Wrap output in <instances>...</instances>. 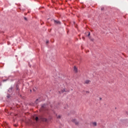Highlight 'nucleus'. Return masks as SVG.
Here are the masks:
<instances>
[{
    "instance_id": "19",
    "label": "nucleus",
    "mask_w": 128,
    "mask_h": 128,
    "mask_svg": "<svg viewBox=\"0 0 128 128\" xmlns=\"http://www.w3.org/2000/svg\"><path fill=\"white\" fill-rule=\"evenodd\" d=\"M30 92H32V90H30Z\"/></svg>"
},
{
    "instance_id": "5",
    "label": "nucleus",
    "mask_w": 128,
    "mask_h": 128,
    "mask_svg": "<svg viewBox=\"0 0 128 128\" xmlns=\"http://www.w3.org/2000/svg\"><path fill=\"white\" fill-rule=\"evenodd\" d=\"M90 80H86L84 81V84H90Z\"/></svg>"
},
{
    "instance_id": "4",
    "label": "nucleus",
    "mask_w": 128,
    "mask_h": 128,
    "mask_svg": "<svg viewBox=\"0 0 128 128\" xmlns=\"http://www.w3.org/2000/svg\"><path fill=\"white\" fill-rule=\"evenodd\" d=\"M92 124L93 126H96L98 125V124H96V122H92Z\"/></svg>"
},
{
    "instance_id": "6",
    "label": "nucleus",
    "mask_w": 128,
    "mask_h": 128,
    "mask_svg": "<svg viewBox=\"0 0 128 128\" xmlns=\"http://www.w3.org/2000/svg\"><path fill=\"white\" fill-rule=\"evenodd\" d=\"M74 70L75 72H78V68L76 66H74Z\"/></svg>"
},
{
    "instance_id": "3",
    "label": "nucleus",
    "mask_w": 128,
    "mask_h": 128,
    "mask_svg": "<svg viewBox=\"0 0 128 128\" xmlns=\"http://www.w3.org/2000/svg\"><path fill=\"white\" fill-rule=\"evenodd\" d=\"M72 122H74L75 124L78 125V122L76 120H72Z\"/></svg>"
},
{
    "instance_id": "15",
    "label": "nucleus",
    "mask_w": 128,
    "mask_h": 128,
    "mask_svg": "<svg viewBox=\"0 0 128 128\" xmlns=\"http://www.w3.org/2000/svg\"><path fill=\"white\" fill-rule=\"evenodd\" d=\"M24 20H27L26 18H24Z\"/></svg>"
},
{
    "instance_id": "14",
    "label": "nucleus",
    "mask_w": 128,
    "mask_h": 128,
    "mask_svg": "<svg viewBox=\"0 0 128 128\" xmlns=\"http://www.w3.org/2000/svg\"><path fill=\"white\" fill-rule=\"evenodd\" d=\"M104 10V8H101V10Z\"/></svg>"
},
{
    "instance_id": "1",
    "label": "nucleus",
    "mask_w": 128,
    "mask_h": 128,
    "mask_svg": "<svg viewBox=\"0 0 128 128\" xmlns=\"http://www.w3.org/2000/svg\"><path fill=\"white\" fill-rule=\"evenodd\" d=\"M61 90L62 93H64V92H67V89H66V88H62V89H61Z\"/></svg>"
},
{
    "instance_id": "16",
    "label": "nucleus",
    "mask_w": 128,
    "mask_h": 128,
    "mask_svg": "<svg viewBox=\"0 0 128 128\" xmlns=\"http://www.w3.org/2000/svg\"><path fill=\"white\" fill-rule=\"evenodd\" d=\"M126 114L128 115V112H126Z\"/></svg>"
},
{
    "instance_id": "8",
    "label": "nucleus",
    "mask_w": 128,
    "mask_h": 128,
    "mask_svg": "<svg viewBox=\"0 0 128 128\" xmlns=\"http://www.w3.org/2000/svg\"><path fill=\"white\" fill-rule=\"evenodd\" d=\"M41 120L44 121V122H46L47 120L46 119V118H42L41 119Z\"/></svg>"
},
{
    "instance_id": "13",
    "label": "nucleus",
    "mask_w": 128,
    "mask_h": 128,
    "mask_svg": "<svg viewBox=\"0 0 128 128\" xmlns=\"http://www.w3.org/2000/svg\"><path fill=\"white\" fill-rule=\"evenodd\" d=\"M48 43H49V40H47V41L46 42V44H48Z\"/></svg>"
},
{
    "instance_id": "11",
    "label": "nucleus",
    "mask_w": 128,
    "mask_h": 128,
    "mask_svg": "<svg viewBox=\"0 0 128 128\" xmlns=\"http://www.w3.org/2000/svg\"><path fill=\"white\" fill-rule=\"evenodd\" d=\"M35 120H36V121H38L39 118H38V117H36Z\"/></svg>"
},
{
    "instance_id": "17",
    "label": "nucleus",
    "mask_w": 128,
    "mask_h": 128,
    "mask_svg": "<svg viewBox=\"0 0 128 128\" xmlns=\"http://www.w3.org/2000/svg\"><path fill=\"white\" fill-rule=\"evenodd\" d=\"M6 80H3V82H6Z\"/></svg>"
},
{
    "instance_id": "20",
    "label": "nucleus",
    "mask_w": 128,
    "mask_h": 128,
    "mask_svg": "<svg viewBox=\"0 0 128 128\" xmlns=\"http://www.w3.org/2000/svg\"><path fill=\"white\" fill-rule=\"evenodd\" d=\"M10 90H12V89H10Z\"/></svg>"
},
{
    "instance_id": "7",
    "label": "nucleus",
    "mask_w": 128,
    "mask_h": 128,
    "mask_svg": "<svg viewBox=\"0 0 128 128\" xmlns=\"http://www.w3.org/2000/svg\"><path fill=\"white\" fill-rule=\"evenodd\" d=\"M54 23L56 24H60V21L54 20Z\"/></svg>"
},
{
    "instance_id": "10",
    "label": "nucleus",
    "mask_w": 128,
    "mask_h": 128,
    "mask_svg": "<svg viewBox=\"0 0 128 128\" xmlns=\"http://www.w3.org/2000/svg\"><path fill=\"white\" fill-rule=\"evenodd\" d=\"M38 99H36V102H35V103H36V104H38Z\"/></svg>"
},
{
    "instance_id": "9",
    "label": "nucleus",
    "mask_w": 128,
    "mask_h": 128,
    "mask_svg": "<svg viewBox=\"0 0 128 128\" xmlns=\"http://www.w3.org/2000/svg\"><path fill=\"white\" fill-rule=\"evenodd\" d=\"M56 118H61V116H60V115H58V116H56Z\"/></svg>"
},
{
    "instance_id": "18",
    "label": "nucleus",
    "mask_w": 128,
    "mask_h": 128,
    "mask_svg": "<svg viewBox=\"0 0 128 128\" xmlns=\"http://www.w3.org/2000/svg\"><path fill=\"white\" fill-rule=\"evenodd\" d=\"M14 126H16V125H14Z\"/></svg>"
},
{
    "instance_id": "12",
    "label": "nucleus",
    "mask_w": 128,
    "mask_h": 128,
    "mask_svg": "<svg viewBox=\"0 0 128 128\" xmlns=\"http://www.w3.org/2000/svg\"><path fill=\"white\" fill-rule=\"evenodd\" d=\"M90 36V32H88V36Z\"/></svg>"
},
{
    "instance_id": "2",
    "label": "nucleus",
    "mask_w": 128,
    "mask_h": 128,
    "mask_svg": "<svg viewBox=\"0 0 128 128\" xmlns=\"http://www.w3.org/2000/svg\"><path fill=\"white\" fill-rule=\"evenodd\" d=\"M46 108V104H44L43 105H42V110H44V108Z\"/></svg>"
}]
</instances>
